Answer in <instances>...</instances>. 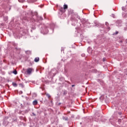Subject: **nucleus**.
Segmentation results:
<instances>
[{
  "mask_svg": "<svg viewBox=\"0 0 127 127\" xmlns=\"http://www.w3.org/2000/svg\"><path fill=\"white\" fill-rule=\"evenodd\" d=\"M82 24H80V30L86 29V27H89L90 23L86 19H82L80 20Z\"/></svg>",
  "mask_w": 127,
  "mask_h": 127,
  "instance_id": "1",
  "label": "nucleus"
},
{
  "mask_svg": "<svg viewBox=\"0 0 127 127\" xmlns=\"http://www.w3.org/2000/svg\"><path fill=\"white\" fill-rule=\"evenodd\" d=\"M33 71H34L33 68H28L27 69L26 72H27V74H28V75H30V74H31V73H32Z\"/></svg>",
  "mask_w": 127,
  "mask_h": 127,
  "instance_id": "2",
  "label": "nucleus"
},
{
  "mask_svg": "<svg viewBox=\"0 0 127 127\" xmlns=\"http://www.w3.org/2000/svg\"><path fill=\"white\" fill-rule=\"evenodd\" d=\"M117 24L118 26H121L122 25V21L121 20H118L117 21Z\"/></svg>",
  "mask_w": 127,
  "mask_h": 127,
  "instance_id": "3",
  "label": "nucleus"
},
{
  "mask_svg": "<svg viewBox=\"0 0 127 127\" xmlns=\"http://www.w3.org/2000/svg\"><path fill=\"white\" fill-rule=\"evenodd\" d=\"M122 15H123V16H124V17H127V11L123 12V13H122Z\"/></svg>",
  "mask_w": 127,
  "mask_h": 127,
  "instance_id": "4",
  "label": "nucleus"
},
{
  "mask_svg": "<svg viewBox=\"0 0 127 127\" xmlns=\"http://www.w3.org/2000/svg\"><path fill=\"white\" fill-rule=\"evenodd\" d=\"M95 116L97 117H100L101 116V113L100 111H96L95 113Z\"/></svg>",
  "mask_w": 127,
  "mask_h": 127,
  "instance_id": "5",
  "label": "nucleus"
},
{
  "mask_svg": "<svg viewBox=\"0 0 127 127\" xmlns=\"http://www.w3.org/2000/svg\"><path fill=\"white\" fill-rule=\"evenodd\" d=\"M38 103V102H37V100H34L33 102V105L34 106H36V105H37V104Z\"/></svg>",
  "mask_w": 127,
  "mask_h": 127,
  "instance_id": "6",
  "label": "nucleus"
},
{
  "mask_svg": "<svg viewBox=\"0 0 127 127\" xmlns=\"http://www.w3.org/2000/svg\"><path fill=\"white\" fill-rule=\"evenodd\" d=\"M94 23H95V26H97V27H98V26H100V24L98 23L96 21H94Z\"/></svg>",
  "mask_w": 127,
  "mask_h": 127,
  "instance_id": "7",
  "label": "nucleus"
},
{
  "mask_svg": "<svg viewBox=\"0 0 127 127\" xmlns=\"http://www.w3.org/2000/svg\"><path fill=\"white\" fill-rule=\"evenodd\" d=\"M99 99L101 101H103V100L105 99V97H104V95H101Z\"/></svg>",
  "mask_w": 127,
  "mask_h": 127,
  "instance_id": "8",
  "label": "nucleus"
},
{
  "mask_svg": "<svg viewBox=\"0 0 127 127\" xmlns=\"http://www.w3.org/2000/svg\"><path fill=\"white\" fill-rule=\"evenodd\" d=\"M45 95L48 97V99H50V98H51V96L50 95V94L48 93H45Z\"/></svg>",
  "mask_w": 127,
  "mask_h": 127,
  "instance_id": "9",
  "label": "nucleus"
},
{
  "mask_svg": "<svg viewBox=\"0 0 127 127\" xmlns=\"http://www.w3.org/2000/svg\"><path fill=\"white\" fill-rule=\"evenodd\" d=\"M35 62H38L39 61V58L38 57L34 59Z\"/></svg>",
  "mask_w": 127,
  "mask_h": 127,
  "instance_id": "10",
  "label": "nucleus"
},
{
  "mask_svg": "<svg viewBox=\"0 0 127 127\" xmlns=\"http://www.w3.org/2000/svg\"><path fill=\"white\" fill-rule=\"evenodd\" d=\"M68 8V5L66 4L64 5V9H67Z\"/></svg>",
  "mask_w": 127,
  "mask_h": 127,
  "instance_id": "11",
  "label": "nucleus"
},
{
  "mask_svg": "<svg viewBox=\"0 0 127 127\" xmlns=\"http://www.w3.org/2000/svg\"><path fill=\"white\" fill-rule=\"evenodd\" d=\"M83 39H84V36L83 35H80V41H83Z\"/></svg>",
  "mask_w": 127,
  "mask_h": 127,
  "instance_id": "12",
  "label": "nucleus"
},
{
  "mask_svg": "<svg viewBox=\"0 0 127 127\" xmlns=\"http://www.w3.org/2000/svg\"><path fill=\"white\" fill-rule=\"evenodd\" d=\"M122 10H123V11H127V9L126 8V7L125 6H123L122 7Z\"/></svg>",
  "mask_w": 127,
  "mask_h": 127,
  "instance_id": "13",
  "label": "nucleus"
},
{
  "mask_svg": "<svg viewBox=\"0 0 127 127\" xmlns=\"http://www.w3.org/2000/svg\"><path fill=\"white\" fill-rule=\"evenodd\" d=\"M118 34H119V31H116L115 33L113 34V35H117Z\"/></svg>",
  "mask_w": 127,
  "mask_h": 127,
  "instance_id": "14",
  "label": "nucleus"
},
{
  "mask_svg": "<svg viewBox=\"0 0 127 127\" xmlns=\"http://www.w3.org/2000/svg\"><path fill=\"white\" fill-rule=\"evenodd\" d=\"M13 74H14L15 75H16V74H17V71H16V70H15L13 71Z\"/></svg>",
  "mask_w": 127,
  "mask_h": 127,
  "instance_id": "15",
  "label": "nucleus"
},
{
  "mask_svg": "<svg viewBox=\"0 0 127 127\" xmlns=\"http://www.w3.org/2000/svg\"><path fill=\"white\" fill-rule=\"evenodd\" d=\"M12 85L14 87H16L17 86V84L16 83L13 82Z\"/></svg>",
  "mask_w": 127,
  "mask_h": 127,
  "instance_id": "16",
  "label": "nucleus"
},
{
  "mask_svg": "<svg viewBox=\"0 0 127 127\" xmlns=\"http://www.w3.org/2000/svg\"><path fill=\"white\" fill-rule=\"evenodd\" d=\"M63 120H64V121H68V118L63 117Z\"/></svg>",
  "mask_w": 127,
  "mask_h": 127,
  "instance_id": "17",
  "label": "nucleus"
},
{
  "mask_svg": "<svg viewBox=\"0 0 127 127\" xmlns=\"http://www.w3.org/2000/svg\"><path fill=\"white\" fill-rule=\"evenodd\" d=\"M81 112H82V113H83V114H85V111L84 110V108H82V109Z\"/></svg>",
  "mask_w": 127,
  "mask_h": 127,
  "instance_id": "18",
  "label": "nucleus"
},
{
  "mask_svg": "<svg viewBox=\"0 0 127 127\" xmlns=\"http://www.w3.org/2000/svg\"><path fill=\"white\" fill-rule=\"evenodd\" d=\"M19 2H24V0H18Z\"/></svg>",
  "mask_w": 127,
  "mask_h": 127,
  "instance_id": "19",
  "label": "nucleus"
},
{
  "mask_svg": "<svg viewBox=\"0 0 127 127\" xmlns=\"http://www.w3.org/2000/svg\"><path fill=\"white\" fill-rule=\"evenodd\" d=\"M105 25H106V26H109V23H108V22H106Z\"/></svg>",
  "mask_w": 127,
  "mask_h": 127,
  "instance_id": "20",
  "label": "nucleus"
},
{
  "mask_svg": "<svg viewBox=\"0 0 127 127\" xmlns=\"http://www.w3.org/2000/svg\"><path fill=\"white\" fill-rule=\"evenodd\" d=\"M107 29L109 31V30H111V28L110 27H109V26H107Z\"/></svg>",
  "mask_w": 127,
  "mask_h": 127,
  "instance_id": "21",
  "label": "nucleus"
},
{
  "mask_svg": "<svg viewBox=\"0 0 127 127\" xmlns=\"http://www.w3.org/2000/svg\"><path fill=\"white\" fill-rule=\"evenodd\" d=\"M107 60L106 59V58H104L103 59V62H105V61H106Z\"/></svg>",
  "mask_w": 127,
  "mask_h": 127,
  "instance_id": "22",
  "label": "nucleus"
},
{
  "mask_svg": "<svg viewBox=\"0 0 127 127\" xmlns=\"http://www.w3.org/2000/svg\"><path fill=\"white\" fill-rule=\"evenodd\" d=\"M81 56H82V57H85V54H81Z\"/></svg>",
  "mask_w": 127,
  "mask_h": 127,
  "instance_id": "23",
  "label": "nucleus"
},
{
  "mask_svg": "<svg viewBox=\"0 0 127 127\" xmlns=\"http://www.w3.org/2000/svg\"><path fill=\"white\" fill-rule=\"evenodd\" d=\"M118 122L119 123H122V119H119Z\"/></svg>",
  "mask_w": 127,
  "mask_h": 127,
  "instance_id": "24",
  "label": "nucleus"
},
{
  "mask_svg": "<svg viewBox=\"0 0 127 127\" xmlns=\"http://www.w3.org/2000/svg\"><path fill=\"white\" fill-rule=\"evenodd\" d=\"M32 115H33V116H36V114H35L34 113H33Z\"/></svg>",
  "mask_w": 127,
  "mask_h": 127,
  "instance_id": "25",
  "label": "nucleus"
},
{
  "mask_svg": "<svg viewBox=\"0 0 127 127\" xmlns=\"http://www.w3.org/2000/svg\"><path fill=\"white\" fill-rule=\"evenodd\" d=\"M112 16L113 17H114V18H115V14H112Z\"/></svg>",
  "mask_w": 127,
  "mask_h": 127,
  "instance_id": "26",
  "label": "nucleus"
},
{
  "mask_svg": "<svg viewBox=\"0 0 127 127\" xmlns=\"http://www.w3.org/2000/svg\"><path fill=\"white\" fill-rule=\"evenodd\" d=\"M118 114L120 115V116H121V115H122V112H119Z\"/></svg>",
  "mask_w": 127,
  "mask_h": 127,
  "instance_id": "27",
  "label": "nucleus"
},
{
  "mask_svg": "<svg viewBox=\"0 0 127 127\" xmlns=\"http://www.w3.org/2000/svg\"><path fill=\"white\" fill-rule=\"evenodd\" d=\"M106 121H107V120H101L102 122H106Z\"/></svg>",
  "mask_w": 127,
  "mask_h": 127,
  "instance_id": "28",
  "label": "nucleus"
},
{
  "mask_svg": "<svg viewBox=\"0 0 127 127\" xmlns=\"http://www.w3.org/2000/svg\"><path fill=\"white\" fill-rule=\"evenodd\" d=\"M125 42H126V43H127V39H126V40H125Z\"/></svg>",
  "mask_w": 127,
  "mask_h": 127,
  "instance_id": "29",
  "label": "nucleus"
},
{
  "mask_svg": "<svg viewBox=\"0 0 127 127\" xmlns=\"http://www.w3.org/2000/svg\"><path fill=\"white\" fill-rule=\"evenodd\" d=\"M37 0H32V1H36Z\"/></svg>",
  "mask_w": 127,
  "mask_h": 127,
  "instance_id": "30",
  "label": "nucleus"
},
{
  "mask_svg": "<svg viewBox=\"0 0 127 127\" xmlns=\"http://www.w3.org/2000/svg\"><path fill=\"white\" fill-rule=\"evenodd\" d=\"M4 125H5V121H3Z\"/></svg>",
  "mask_w": 127,
  "mask_h": 127,
  "instance_id": "31",
  "label": "nucleus"
},
{
  "mask_svg": "<svg viewBox=\"0 0 127 127\" xmlns=\"http://www.w3.org/2000/svg\"><path fill=\"white\" fill-rule=\"evenodd\" d=\"M72 87H75V85H72Z\"/></svg>",
  "mask_w": 127,
  "mask_h": 127,
  "instance_id": "32",
  "label": "nucleus"
},
{
  "mask_svg": "<svg viewBox=\"0 0 127 127\" xmlns=\"http://www.w3.org/2000/svg\"><path fill=\"white\" fill-rule=\"evenodd\" d=\"M87 51H88V52H89V48L87 49Z\"/></svg>",
  "mask_w": 127,
  "mask_h": 127,
  "instance_id": "33",
  "label": "nucleus"
},
{
  "mask_svg": "<svg viewBox=\"0 0 127 127\" xmlns=\"http://www.w3.org/2000/svg\"><path fill=\"white\" fill-rule=\"evenodd\" d=\"M81 106H82V108H83V107H84V106H83V105H82Z\"/></svg>",
  "mask_w": 127,
  "mask_h": 127,
  "instance_id": "34",
  "label": "nucleus"
},
{
  "mask_svg": "<svg viewBox=\"0 0 127 127\" xmlns=\"http://www.w3.org/2000/svg\"><path fill=\"white\" fill-rule=\"evenodd\" d=\"M80 125H82V123H80Z\"/></svg>",
  "mask_w": 127,
  "mask_h": 127,
  "instance_id": "35",
  "label": "nucleus"
},
{
  "mask_svg": "<svg viewBox=\"0 0 127 127\" xmlns=\"http://www.w3.org/2000/svg\"><path fill=\"white\" fill-rule=\"evenodd\" d=\"M6 119H8V117H7Z\"/></svg>",
  "mask_w": 127,
  "mask_h": 127,
  "instance_id": "36",
  "label": "nucleus"
},
{
  "mask_svg": "<svg viewBox=\"0 0 127 127\" xmlns=\"http://www.w3.org/2000/svg\"><path fill=\"white\" fill-rule=\"evenodd\" d=\"M81 101H82V99L80 98Z\"/></svg>",
  "mask_w": 127,
  "mask_h": 127,
  "instance_id": "37",
  "label": "nucleus"
},
{
  "mask_svg": "<svg viewBox=\"0 0 127 127\" xmlns=\"http://www.w3.org/2000/svg\"><path fill=\"white\" fill-rule=\"evenodd\" d=\"M62 9H63V8H62Z\"/></svg>",
  "mask_w": 127,
  "mask_h": 127,
  "instance_id": "38",
  "label": "nucleus"
},
{
  "mask_svg": "<svg viewBox=\"0 0 127 127\" xmlns=\"http://www.w3.org/2000/svg\"><path fill=\"white\" fill-rule=\"evenodd\" d=\"M84 127V126H82V127Z\"/></svg>",
  "mask_w": 127,
  "mask_h": 127,
  "instance_id": "39",
  "label": "nucleus"
}]
</instances>
